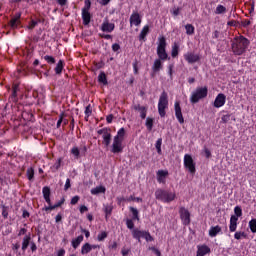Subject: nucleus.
I'll return each mask as SVG.
<instances>
[{"label": "nucleus", "mask_w": 256, "mask_h": 256, "mask_svg": "<svg viewBox=\"0 0 256 256\" xmlns=\"http://www.w3.org/2000/svg\"><path fill=\"white\" fill-rule=\"evenodd\" d=\"M174 109H175L176 119L178 120V122L180 124L185 123V119L183 118V113L181 112V104L179 103V101L175 102Z\"/></svg>", "instance_id": "obj_10"}, {"label": "nucleus", "mask_w": 256, "mask_h": 256, "mask_svg": "<svg viewBox=\"0 0 256 256\" xmlns=\"http://www.w3.org/2000/svg\"><path fill=\"white\" fill-rule=\"evenodd\" d=\"M144 239L147 242H151V241H153V236H151V234L149 232H146V234L144 235Z\"/></svg>", "instance_id": "obj_46"}, {"label": "nucleus", "mask_w": 256, "mask_h": 256, "mask_svg": "<svg viewBox=\"0 0 256 256\" xmlns=\"http://www.w3.org/2000/svg\"><path fill=\"white\" fill-rule=\"evenodd\" d=\"M113 211V206L111 205H105L104 206V212L106 213V217H109Z\"/></svg>", "instance_id": "obj_39"}, {"label": "nucleus", "mask_w": 256, "mask_h": 256, "mask_svg": "<svg viewBox=\"0 0 256 256\" xmlns=\"http://www.w3.org/2000/svg\"><path fill=\"white\" fill-rule=\"evenodd\" d=\"M249 227H250V231L252 233H256V219H252L250 222H249Z\"/></svg>", "instance_id": "obj_37"}, {"label": "nucleus", "mask_w": 256, "mask_h": 256, "mask_svg": "<svg viewBox=\"0 0 256 256\" xmlns=\"http://www.w3.org/2000/svg\"><path fill=\"white\" fill-rule=\"evenodd\" d=\"M249 47V40L244 36H237L231 41V51L234 55H243Z\"/></svg>", "instance_id": "obj_1"}, {"label": "nucleus", "mask_w": 256, "mask_h": 256, "mask_svg": "<svg viewBox=\"0 0 256 256\" xmlns=\"http://www.w3.org/2000/svg\"><path fill=\"white\" fill-rule=\"evenodd\" d=\"M25 233H27V229L21 228L18 235H19V237H21V235H25Z\"/></svg>", "instance_id": "obj_61"}, {"label": "nucleus", "mask_w": 256, "mask_h": 256, "mask_svg": "<svg viewBox=\"0 0 256 256\" xmlns=\"http://www.w3.org/2000/svg\"><path fill=\"white\" fill-rule=\"evenodd\" d=\"M98 81L100 83H103V85H107V76L105 75V73H100L98 76Z\"/></svg>", "instance_id": "obj_35"}, {"label": "nucleus", "mask_w": 256, "mask_h": 256, "mask_svg": "<svg viewBox=\"0 0 256 256\" xmlns=\"http://www.w3.org/2000/svg\"><path fill=\"white\" fill-rule=\"evenodd\" d=\"M184 167L189 173L195 175V161H193V157L189 154L184 155Z\"/></svg>", "instance_id": "obj_6"}, {"label": "nucleus", "mask_w": 256, "mask_h": 256, "mask_svg": "<svg viewBox=\"0 0 256 256\" xmlns=\"http://www.w3.org/2000/svg\"><path fill=\"white\" fill-rule=\"evenodd\" d=\"M227 25H228L229 27H236V26H237V21L231 20V21H229V22L227 23Z\"/></svg>", "instance_id": "obj_58"}, {"label": "nucleus", "mask_w": 256, "mask_h": 256, "mask_svg": "<svg viewBox=\"0 0 256 256\" xmlns=\"http://www.w3.org/2000/svg\"><path fill=\"white\" fill-rule=\"evenodd\" d=\"M126 225H127L128 229H133L135 227L133 220H127Z\"/></svg>", "instance_id": "obj_50"}, {"label": "nucleus", "mask_w": 256, "mask_h": 256, "mask_svg": "<svg viewBox=\"0 0 256 256\" xmlns=\"http://www.w3.org/2000/svg\"><path fill=\"white\" fill-rule=\"evenodd\" d=\"M107 123H113V115H109L106 117Z\"/></svg>", "instance_id": "obj_63"}, {"label": "nucleus", "mask_w": 256, "mask_h": 256, "mask_svg": "<svg viewBox=\"0 0 256 256\" xmlns=\"http://www.w3.org/2000/svg\"><path fill=\"white\" fill-rule=\"evenodd\" d=\"M112 153H121L123 151V141L117 138L113 139Z\"/></svg>", "instance_id": "obj_11"}, {"label": "nucleus", "mask_w": 256, "mask_h": 256, "mask_svg": "<svg viewBox=\"0 0 256 256\" xmlns=\"http://www.w3.org/2000/svg\"><path fill=\"white\" fill-rule=\"evenodd\" d=\"M161 145H163V139L159 138V139L156 141V144H155V147H156V150H157L158 155H161V153H162V151H161Z\"/></svg>", "instance_id": "obj_33"}, {"label": "nucleus", "mask_w": 256, "mask_h": 256, "mask_svg": "<svg viewBox=\"0 0 256 256\" xmlns=\"http://www.w3.org/2000/svg\"><path fill=\"white\" fill-rule=\"evenodd\" d=\"M184 59L187 63H197V61H199V56L193 52H187L184 54Z\"/></svg>", "instance_id": "obj_15"}, {"label": "nucleus", "mask_w": 256, "mask_h": 256, "mask_svg": "<svg viewBox=\"0 0 256 256\" xmlns=\"http://www.w3.org/2000/svg\"><path fill=\"white\" fill-rule=\"evenodd\" d=\"M207 93H208L207 87L196 88V90H194L191 94V97H190L191 103H199L201 99H205V97H207Z\"/></svg>", "instance_id": "obj_2"}, {"label": "nucleus", "mask_w": 256, "mask_h": 256, "mask_svg": "<svg viewBox=\"0 0 256 256\" xmlns=\"http://www.w3.org/2000/svg\"><path fill=\"white\" fill-rule=\"evenodd\" d=\"M57 256H65V249H60Z\"/></svg>", "instance_id": "obj_64"}, {"label": "nucleus", "mask_w": 256, "mask_h": 256, "mask_svg": "<svg viewBox=\"0 0 256 256\" xmlns=\"http://www.w3.org/2000/svg\"><path fill=\"white\" fill-rule=\"evenodd\" d=\"M42 193H43V197L46 201V203H48L49 206L45 207L44 210L46 211H53L55 209V207H53V205H51V189L47 186H45L42 189Z\"/></svg>", "instance_id": "obj_7"}, {"label": "nucleus", "mask_w": 256, "mask_h": 256, "mask_svg": "<svg viewBox=\"0 0 256 256\" xmlns=\"http://www.w3.org/2000/svg\"><path fill=\"white\" fill-rule=\"evenodd\" d=\"M180 9L179 8H174V9H172V14L175 16V17H177V15H179V13H180Z\"/></svg>", "instance_id": "obj_56"}, {"label": "nucleus", "mask_w": 256, "mask_h": 256, "mask_svg": "<svg viewBox=\"0 0 256 256\" xmlns=\"http://www.w3.org/2000/svg\"><path fill=\"white\" fill-rule=\"evenodd\" d=\"M107 235L106 231L100 232L97 236L98 241H105V239H107Z\"/></svg>", "instance_id": "obj_38"}, {"label": "nucleus", "mask_w": 256, "mask_h": 256, "mask_svg": "<svg viewBox=\"0 0 256 256\" xmlns=\"http://www.w3.org/2000/svg\"><path fill=\"white\" fill-rule=\"evenodd\" d=\"M146 233L147 232L141 231L139 229L132 230V235H133L134 239H138V241H141V239H145Z\"/></svg>", "instance_id": "obj_20"}, {"label": "nucleus", "mask_w": 256, "mask_h": 256, "mask_svg": "<svg viewBox=\"0 0 256 256\" xmlns=\"http://www.w3.org/2000/svg\"><path fill=\"white\" fill-rule=\"evenodd\" d=\"M85 6L82 9V11H89V9H91V0H85Z\"/></svg>", "instance_id": "obj_43"}, {"label": "nucleus", "mask_w": 256, "mask_h": 256, "mask_svg": "<svg viewBox=\"0 0 256 256\" xmlns=\"http://www.w3.org/2000/svg\"><path fill=\"white\" fill-rule=\"evenodd\" d=\"M234 237H235V239L239 240L242 237H245V233L244 232H236Z\"/></svg>", "instance_id": "obj_49"}, {"label": "nucleus", "mask_w": 256, "mask_h": 256, "mask_svg": "<svg viewBox=\"0 0 256 256\" xmlns=\"http://www.w3.org/2000/svg\"><path fill=\"white\" fill-rule=\"evenodd\" d=\"M136 110L139 111L141 119H145L147 117V108L144 106H137Z\"/></svg>", "instance_id": "obj_30"}, {"label": "nucleus", "mask_w": 256, "mask_h": 256, "mask_svg": "<svg viewBox=\"0 0 256 256\" xmlns=\"http://www.w3.org/2000/svg\"><path fill=\"white\" fill-rule=\"evenodd\" d=\"M91 113H92V110H91V105H88L85 109V115L86 117H91Z\"/></svg>", "instance_id": "obj_47"}, {"label": "nucleus", "mask_w": 256, "mask_h": 256, "mask_svg": "<svg viewBox=\"0 0 256 256\" xmlns=\"http://www.w3.org/2000/svg\"><path fill=\"white\" fill-rule=\"evenodd\" d=\"M35 175V171L33 170V168H28L27 169V177L29 179V181H31L33 179Z\"/></svg>", "instance_id": "obj_41"}, {"label": "nucleus", "mask_w": 256, "mask_h": 256, "mask_svg": "<svg viewBox=\"0 0 256 256\" xmlns=\"http://www.w3.org/2000/svg\"><path fill=\"white\" fill-rule=\"evenodd\" d=\"M69 188H71V180L68 178V179L66 180L64 189H65V191H67V189H69Z\"/></svg>", "instance_id": "obj_54"}, {"label": "nucleus", "mask_w": 256, "mask_h": 256, "mask_svg": "<svg viewBox=\"0 0 256 256\" xmlns=\"http://www.w3.org/2000/svg\"><path fill=\"white\" fill-rule=\"evenodd\" d=\"M37 27V21L32 20L28 26V29H35Z\"/></svg>", "instance_id": "obj_53"}, {"label": "nucleus", "mask_w": 256, "mask_h": 256, "mask_svg": "<svg viewBox=\"0 0 256 256\" xmlns=\"http://www.w3.org/2000/svg\"><path fill=\"white\" fill-rule=\"evenodd\" d=\"M109 249H117V242H112L110 245H109Z\"/></svg>", "instance_id": "obj_60"}, {"label": "nucleus", "mask_w": 256, "mask_h": 256, "mask_svg": "<svg viewBox=\"0 0 256 256\" xmlns=\"http://www.w3.org/2000/svg\"><path fill=\"white\" fill-rule=\"evenodd\" d=\"M121 49V46L117 43L112 45V51H119Z\"/></svg>", "instance_id": "obj_55"}, {"label": "nucleus", "mask_w": 256, "mask_h": 256, "mask_svg": "<svg viewBox=\"0 0 256 256\" xmlns=\"http://www.w3.org/2000/svg\"><path fill=\"white\" fill-rule=\"evenodd\" d=\"M130 211L133 215V219H137V221H139V211L134 207H130Z\"/></svg>", "instance_id": "obj_40"}, {"label": "nucleus", "mask_w": 256, "mask_h": 256, "mask_svg": "<svg viewBox=\"0 0 256 256\" xmlns=\"http://www.w3.org/2000/svg\"><path fill=\"white\" fill-rule=\"evenodd\" d=\"M223 11H225V7L223 5H218L217 8H216L215 13L217 15H221V13H223Z\"/></svg>", "instance_id": "obj_44"}, {"label": "nucleus", "mask_w": 256, "mask_h": 256, "mask_svg": "<svg viewBox=\"0 0 256 256\" xmlns=\"http://www.w3.org/2000/svg\"><path fill=\"white\" fill-rule=\"evenodd\" d=\"M83 243V235L78 236L76 239L72 240L73 249H77Z\"/></svg>", "instance_id": "obj_27"}, {"label": "nucleus", "mask_w": 256, "mask_h": 256, "mask_svg": "<svg viewBox=\"0 0 256 256\" xmlns=\"http://www.w3.org/2000/svg\"><path fill=\"white\" fill-rule=\"evenodd\" d=\"M98 135H102L103 143L106 147L111 145V132L107 128L98 130Z\"/></svg>", "instance_id": "obj_8"}, {"label": "nucleus", "mask_w": 256, "mask_h": 256, "mask_svg": "<svg viewBox=\"0 0 256 256\" xmlns=\"http://www.w3.org/2000/svg\"><path fill=\"white\" fill-rule=\"evenodd\" d=\"M165 47H167V42L165 40V37L159 38V43L157 47V55L161 61L167 60V51L165 50Z\"/></svg>", "instance_id": "obj_5"}, {"label": "nucleus", "mask_w": 256, "mask_h": 256, "mask_svg": "<svg viewBox=\"0 0 256 256\" xmlns=\"http://www.w3.org/2000/svg\"><path fill=\"white\" fill-rule=\"evenodd\" d=\"M106 189L105 186H97L91 189L92 195H99L100 193H105Z\"/></svg>", "instance_id": "obj_26"}, {"label": "nucleus", "mask_w": 256, "mask_h": 256, "mask_svg": "<svg viewBox=\"0 0 256 256\" xmlns=\"http://www.w3.org/2000/svg\"><path fill=\"white\" fill-rule=\"evenodd\" d=\"M219 233H221V227L219 226L212 227L209 230L210 237H216Z\"/></svg>", "instance_id": "obj_29"}, {"label": "nucleus", "mask_w": 256, "mask_h": 256, "mask_svg": "<svg viewBox=\"0 0 256 256\" xmlns=\"http://www.w3.org/2000/svg\"><path fill=\"white\" fill-rule=\"evenodd\" d=\"M169 107V98L166 92H162L158 102V112L160 117H165V109Z\"/></svg>", "instance_id": "obj_4"}, {"label": "nucleus", "mask_w": 256, "mask_h": 256, "mask_svg": "<svg viewBox=\"0 0 256 256\" xmlns=\"http://www.w3.org/2000/svg\"><path fill=\"white\" fill-rule=\"evenodd\" d=\"M149 34V25H146L142 28L140 35H139V40L140 41H145V38Z\"/></svg>", "instance_id": "obj_23"}, {"label": "nucleus", "mask_w": 256, "mask_h": 256, "mask_svg": "<svg viewBox=\"0 0 256 256\" xmlns=\"http://www.w3.org/2000/svg\"><path fill=\"white\" fill-rule=\"evenodd\" d=\"M30 242H31V236L26 235L22 241V251H27V247H29Z\"/></svg>", "instance_id": "obj_28"}, {"label": "nucleus", "mask_w": 256, "mask_h": 256, "mask_svg": "<svg viewBox=\"0 0 256 256\" xmlns=\"http://www.w3.org/2000/svg\"><path fill=\"white\" fill-rule=\"evenodd\" d=\"M161 69H163V63L161 62V59H156L152 66V70L154 73H159Z\"/></svg>", "instance_id": "obj_21"}, {"label": "nucleus", "mask_w": 256, "mask_h": 256, "mask_svg": "<svg viewBox=\"0 0 256 256\" xmlns=\"http://www.w3.org/2000/svg\"><path fill=\"white\" fill-rule=\"evenodd\" d=\"M234 211H235L236 217H241V215H242L241 207L236 206L235 209H234Z\"/></svg>", "instance_id": "obj_45"}, {"label": "nucleus", "mask_w": 256, "mask_h": 256, "mask_svg": "<svg viewBox=\"0 0 256 256\" xmlns=\"http://www.w3.org/2000/svg\"><path fill=\"white\" fill-rule=\"evenodd\" d=\"M115 30V24L110 23L109 20H104L101 25V31L104 33H111Z\"/></svg>", "instance_id": "obj_12"}, {"label": "nucleus", "mask_w": 256, "mask_h": 256, "mask_svg": "<svg viewBox=\"0 0 256 256\" xmlns=\"http://www.w3.org/2000/svg\"><path fill=\"white\" fill-rule=\"evenodd\" d=\"M44 59L47 61V63H55V58L52 56H45Z\"/></svg>", "instance_id": "obj_52"}, {"label": "nucleus", "mask_w": 256, "mask_h": 256, "mask_svg": "<svg viewBox=\"0 0 256 256\" xmlns=\"http://www.w3.org/2000/svg\"><path fill=\"white\" fill-rule=\"evenodd\" d=\"M208 253H211V248H209L207 245L197 246L196 256H205V255H208Z\"/></svg>", "instance_id": "obj_16"}, {"label": "nucleus", "mask_w": 256, "mask_h": 256, "mask_svg": "<svg viewBox=\"0 0 256 256\" xmlns=\"http://www.w3.org/2000/svg\"><path fill=\"white\" fill-rule=\"evenodd\" d=\"M82 19L85 25H89L91 23V13L87 10H82Z\"/></svg>", "instance_id": "obj_22"}, {"label": "nucleus", "mask_w": 256, "mask_h": 256, "mask_svg": "<svg viewBox=\"0 0 256 256\" xmlns=\"http://www.w3.org/2000/svg\"><path fill=\"white\" fill-rule=\"evenodd\" d=\"M185 29H186L187 35H193V33H195V27L191 24H187L185 26Z\"/></svg>", "instance_id": "obj_34"}, {"label": "nucleus", "mask_w": 256, "mask_h": 256, "mask_svg": "<svg viewBox=\"0 0 256 256\" xmlns=\"http://www.w3.org/2000/svg\"><path fill=\"white\" fill-rule=\"evenodd\" d=\"M237 216H232L230 219V231L234 232L237 230V221H238Z\"/></svg>", "instance_id": "obj_24"}, {"label": "nucleus", "mask_w": 256, "mask_h": 256, "mask_svg": "<svg viewBox=\"0 0 256 256\" xmlns=\"http://www.w3.org/2000/svg\"><path fill=\"white\" fill-rule=\"evenodd\" d=\"M114 139L123 141V139H125V128H120L117 132V135L114 137Z\"/></svg>", "instance_id": "obj_31"}, {"label": "nucleus", "mask_w": 256, "mask_h": 256, "mask_svg": "<svg viewBox=\"0 0 256 256\" xmlns=\"http://www.w3.org/2000/svg\"><path fill=\"white\" fill-rule=\"evenodd\" d=\"M61 71H63V60H60L55 68V72L57 75L61 74Z\"/></svg>", "instance_id": "obj_36"}, {"label": "nucleus", "mask_w": 256, "mask_h": 256, "mask_svg": "<svg viewBox=\"0 0 256 256\" xmlns=\"http://www.w3.org/2000/svg\"><path fill=\"white\" fill-rule=\"evenodd\" d=\"M19 247H21V245H19V243H16V244L12 245L13 251H18Z\"/></svg>", "instance_id": "obj_62"}, {"label": "nucleus", "mask_w": 256, "mask_h": 256, "mask_svg": "<svg viewBox=\"0 0 256 256\" xmlns=\"http://www.w3.org/2000/svg\"><path fill=\"white\" fill-rule=\"evenodd\" d=\"M11 29H17L21 25V13H17L9 23Z\"/></svg>", "instance_id": "obj_13"}, {"label": "nucleus", "mask_w": 256, "mask_h": 256, "mask_svg": "<svg viewBox=\"0 0 256 256\" xmlns=\"http://www.w3.org/2000/svg\"><path fill=\"white\" fill-rule=\"evenodd\" d=\"M87 151V147H83V149H79L77 146H74L70 153L75 157V159H79V155H81V153H85Z\"/></svg>", "instance_id": "obj_18"}, {"label": "nucleus", "mask_w": 256, "mask_h": 256, "mask_svg": "<svg viewBox=\"0 0 256 256\" xmlns=\"http://www.w3.org/2000/svg\"><path fill=\"white\" fill-rule=\"evenodd\" d=\"M100 5H109L111 0H97Z\"/></svg>", "instance_id": "obj_57"}, {"label": "nucleus", "mask_w": 256, "mask_h": 256, "mask_svg": "<svg viewBox=\"0 0 256 256\" xmlns=\"http://www.w3.org/2000/svg\"><path fill=\"white\" fill-rule=\"evenodd\" d=\"M130 25L139 27L141 25V16L137 12H133L130 16Z\"/></svg>", "instance_id": "obj_14"}, {"label": "nucleus", "mask_w": 256, "mask_h": 256, "mask_svg": "<svg viewBox=\"0 0 256 256\" xmlns=\"http://www.w3.org/2000/svg\"><path fill=\"white\" fill-rule=\"evenodd\" d=\"M146 127L148 131H151V129H153V119L151 118L146 119Z\"/></svg>", "instance_id": "obj_42"}, {"label": "nucleus", "mask_w": 256, "mask_h": 256, "mask_svg": "<svg viewBox=\"0 0 256 256\" xmlns=\"http://www.w3.org/2000/svg\"><path fill=\"white\" fill-rule=\"evenodd\" d=\"M179 213L183 225H189L191 223V213H189V210L185 207H181Z\"/></svg>", "instance_id": "obj_9"}, {"label": "nucleus", "mask_w": 256, "mask_h": 256, "mask_svg": "<svg viewBox=\"0 0 256 256\" xmlns=\"http://www.w3.org/2000/svg\"><path fill=\"white\" fill-rule=\"evenodd\" d=\"M156 199H160V201H163L164 203H171V201L175 200V193L169 192L165 190H157L155 192Z\"/></svg>", "instance_id": "obj_3"}, {"label": "nucleus", "mask_w": 256, "mask_h": 256, "mask_svg": "<svg viewBox=\"0 0 256 256\" xmlns=\"http://www.w3.org/2000/svg\"><path fill=\"white\" fill-rule=\"evenodd\" d=\"M225 105V95L224 94H219L215 101H214V107H223Z\"/></svg>", "instance_id": "obj_19"}, {"label": "nucleus", "mask_w": 256, "mask_h": 256, "mask_svg": "<svg viewBox=\"0 0 256 256\" xmlns=\"http://www.w3.org/2000/svg\"><path fill=\"white\" fill-rule=\"evenodd\" d=\"M172 57H177L179 55V45L177 43H174L172 46V52H171Z\"/></svg>", "instance_id": "obj_32"}, {"label": "nucleus", "mask_w": 256, "mask_h": 256, "mask_svg": "<svg viewBox=\"0 0 256 256\" xmlns=\"http://www.w3.org/2000/svg\"><path fill=\"white\" fill-rule=\"evenodd\" d=\"M81 198L79 196H74L72 199H71V205H77V203H79V200Z\"/></svg>", "instance_id": "obj_48"}, {"label": "nucleus", "mask_w": 256, "mask_h": 256, "mask_svg": "<svg viewBox=\"0 0 256 256\" xmlns=\"http://www.w3.org/2000/svg\"><path fill=\"white\" fill-rule=\"evenodd\" d=\"M91 244L90 243H85L81 247V255H87L88 253H91Z\"/></svg>", "instance_id": "obj_25"}, {"label": "nucleus", "mask_w": 256, "mask_h": 256, "mask_svg": "<svg viewBox=\"0 0 256 256\" xmlns=\"http://www.w3.org/2000/svg\"><path fill=\"white\" fill-rule=\"evenodd\" d=\"M59 167H61V158H59L55 164L53 165V169H55L57 171V169H59Z\"/></svg>", "instance_id": "obj_51"}, {"label": "nucleus", "mask_w": 256, "mask_h": 256, "mask_svg": "<svg viewBox=\"0 0 256 256\" xmlns=\"http://www.w3.org/2000/svg\"><path fill=\"white\" fill-rule=\"evenodd\" d=\"M87 211H89V209L87 208V206H85V205L80 206V213H85V212H87Z\"/></svg>", "instance_id": "obj_59"}, {"label": "nucleus", "mask_w": 256, "mask_h": 256, "mask_svg": "<svg viewBox=\"0 0 256 256\" xmlns=\"http://www.w3.org/2000/svg\"><path fill=\"white\" fill-rule=\"evenodd\" d=\"M167 175H169V172L167 170H159L157 172L158 183H165V179H167Z\"/></svg>", "instance_id": "obj_17"}]
</instances>
